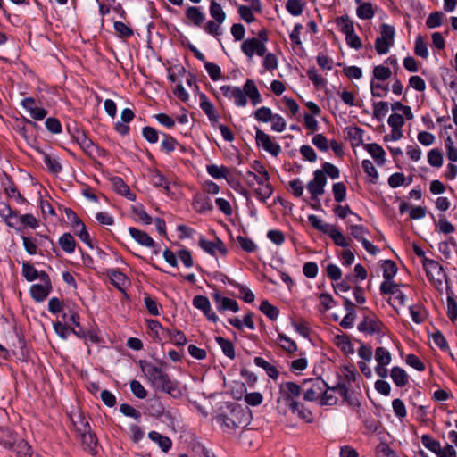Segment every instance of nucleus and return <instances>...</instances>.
Returning a JSON list of instances; mask_svg holds the SVG:
<instances>
[{"label": "nucleus", "instance_id": "nucleus-59", "mask_svg": "<svg viewBox=\"0 0 457 457\" xmlns=\"http://www.w3.org/2000/svg\"><path fill=\"white\" fill-rule=\"evenodd\" d=\"M46 129L52 134H60L62 130L61 121L55 117H49L45 121Z\"/></svg>", "mask_w": 457, "mask_h": 457}, {"label": "nucleus", "instance_id": "nucleus-22", "mask_svg": "<svg viewBox=\"0 0 457 457\" xmlns=\"http://www.w3.org/2000/svg\"><path fill=\"white\" fill-rule=\"evenodd\" d=\"M345 34L347 45L354 49L362 46L361 38L353 32V25L351 21L345 18Z\"/></svg>", "mask_w": 457, "mask_h": 457}, {"label": "nucleus", "instance_id": "nucleus-43", "mask_svg": "<svg viewBox=\"0 0 457 457\" xmlns=\"http://www.w3.org/2000/svg\"><path fill=\"white\" fill-rule=\"evenodd\" d=\"M273 115L271 109L266 106H262L253 112L254 119L264 123L271 121Z\"/></svg>", "mask_w": 457, "mask_h": 457}, {"label": "nucleus", "instance_id": "nucleus-57", "mask_svg": "<svg viewBox=\"0 0 457 457\" xmlns=\"http://www.w3.org/2000/svg\"><path fill=\"white\" fill-rule=\"evenodd\" d=\"M421 443L427 449L430 450L431 452L435 453L436 454L437 453V452L441 451L440 443L436 440H434L428 435H423L421 436Z\"/></svg>", "mask_w": 457, "mask_h": 457}, {"label": "nucleus", "instance_id": "nucleus-48", "mask_svg": "<svg viewBox=\"0 0 457 457\" xmlns=\"http://www.w3.org/2000/svg\"><path fill=\"white\" fill-rule=\"evenodd\" d=\"M383 277L386 280H391L397 272L395 263L391 260L384 261L382 264Z\"/></svg>", "mask_w": 457, "mask_h": 457}, {"label": "nucleus", "instance_id": "nucleus-45", "mask_svg": "<svg viewBox=\"0 0 457 457\" xmlns=\"http://www.w3.org/2000/svg\"><path fill=\"white\" fill-rule=\"evenodd\" d=\"M147 322V328L152 333L153 339L157 343L162 342V337H161V331L162 329V324L158 320H148Z\"/></svg>", "mask_w": 457, "mask_h": 457}, {"label": "nucleus", "instance_id": "nucleus-56", "mask_svg": "<svg viewBox=\"0 0 457 457\" xmlns=\"http://www.w3.org/2000/svg\"><path fill=\"white\" fill-rule=\"evenodd\" d=\"M204 68L213 81H217L221 79V70L218 64L204 62Z\"/></svg>", "mask_w": 457, "mask_h": 457}, {"label": "nucleus", "instance_id": "nucleus-24", "mask_svg": "<svg viewBox=\"0 0 457 457\" xmlns=\"http://www.w3.org/2000/svg\"><path fill=\"white\" fill-rule=\"evenodd\" d=\"M79 437L81 439V445L84 451L87 452L91 455L97 454L98 440L95 433H92L90 430V432H87Z\"/></svg>", "mask_w": 457, "mask_h": 457}, {"label": "nucleus", "instance_id": "nucleus-34", "mask_svg": "<svg viewBox=\"0 0 457 457\" xmlns=\"http://www.w3.org/2000/svg\"><path fill=\"white\" fill-rule=\"evenodd\" d=\"M215 341L221 348L223 353L229 358L230 360H234L236 357L235 346L233 343L222 337H216Z\"/></svg>", "mask_w": 457, "mask_h": 457}, {"label": "nucleus", "instance_id": "nucleus-7", "mask_svg": "<svg viewBox=\"0 0 457 457\" xmlns=\"http://www.w3.org/2000/svg\"><path fill=\"white\" fill-rule=\"evenodd\" d=\"M64 212L75 234L81 241L87 244L90 248H93L92 241L89 233L87 230L86 225L79 218L77 213L71 208H65Z\"/></svg>", "mask_w": 457, "mask_h": 457}, {"label": "nucleus", "instance_id": "nucleus-25", "mask_svg": "<svg viewBox=\"0 0 457 457\" xmlns=\"http://www.w3.org/2000/svg\"><path fill=\"white\" fill-rule=\"evenodd\" d=\"M244 93L245 94V97H249L253 105H257L262 103V96L253 79H247L244 85Z\"/></svg>", "mask_w": 457, "mask_h": 457}, {"label": "nucleus", "instance_id": "nucleus-51", "mask_svg": "<svg viewBox=\"0 0 457 457\" xmlns=\"http://www.w3.org/2000/svg\"><path fill=\"white\" fill-rule=\"evenodd\" d=\"M152 181L154 187H162L166 193L170 192V182L161 172L156 171L152 176Z\"/></svg>", "mask_w": 457, "mask_h": 457}, {"label": "nucleus", "instance_id": "nucleus-26", "mask_svg": "<svg viewBox=\"0 0 457 457\" xmlns=\"http://www.w3.org/2000/svg\"><path fill=\"white\" fill-rule=\"evenodd\" d=\"M107 275L111 279V283L118 290L123 292L128 278L118 269H111L107 270Z\"/></svg>", "mask_w": 457, "mask_h": 457}, {"label": "nucleus", "instance_id": "nucleus-64", "mask_svg": "<svg viewBox=\"0 0 457 457\" xmlns=\"http://www.w3.org/2000/svg\"><path fill=\"white\" fill-rule=\"evenodd\" d=\"M286 8L290 14L298 16L303 12V4L300 0H287Z\"/></svg>", "mask_w": 457, "mask_h": 457}, {"label": "nucleus", "instance_id": "nucleus-33", "mask_svg": "<svg viewBox=\"0 0 457 457\" xmlns=\"http://www.w3.org/2000/svg\"><path fill=\"white\" fill-rule=\"evenodd\" d=\"M278 342L280 347L289 354H294L298 350L296 343L283 333H278Z\"/></svg>", "mask_w": 457, "mask_h": 457}, {"label": "nucleus", "instance_id": "nucleus-21", "mask_svg": "<svg viewBox=\"0 0 457 457\" xmlns=\"http://www.w3.org/2000/svg\"><path fill=\"white\" fill-rule=\"evenodd\" d=\"M129 235L136 240L139 245L146 246L148 248H154L156 246L154 239L145 232L136 228L130 227L129 228Z\"/></svg>", "mask_w": 457, "mask_h": 457}, {"label": "nucleus", "instance_id": "nucleus-15", "mask_svg": "<svg viewBox=\"0 0 457 457\" xmlns=\"http://www.w3.org/2000/svg\"><path fill=\"white\" fill-rule=\"evenodd\" d=\"M198 245L204 252L212 256L216 254V252H219L222 256L228 253L225 244L219 237H216L215 241H209L202 236L199 238Z\"/></svg>", "mask_w": 457, "mask_h": 457}, {"label": "nucleus", "instance_id": "nucleus-18", "mask_svg": "<svg viewBox=\"0 0 457 457\" xmlns=\"http://www.w3.org/2000/svg\"><path fill=\"white\" fill-rule=\"evenodd\" d=\"M336 392H338L343 396V384L340 381L337 384L336 387L329 388L327 386V388L322 392L320 404L330 406L336 404L337 402V397L335 395Z\"/></svg>", "mask_w": 457, "mask_h": 457}, {"label": "nucleus", "instance_id": "nucleus-1", "mask_svg": "<svg viewBox=\"0 0 457 457\" xmlns=\"http://www.w3.org/2000/svg\"><path fill=\"white\" fill-rule=\"evenodd\" d=\"M251 166L254 171L247 170L243 179L249 187H253L254 181H257L259 187L254 188V194L259 201L265 203L274 191L273 186L270 182V174L260 161H254Z\"/></svg>", "mask_w": 457, "mask_h": 457}, {"label": "nucleus", "instance_id": "nucleus-54", "mask_svg": "<svg viewBox=\"0 0 457 457\" xmlns=\"http://www.w3.org/2000/svg\"><path fill=\"white\" fill-rule=\"evenodd\" d=\"M62 319L64 320V323L68 326H70V325L79 326V314L74 309H68L66 312H64L62 314Z\"/></svg>", "mask_w": 457, "mask_h": 457}, {"label": "nucleus", "instance_id": "nucleus-44", "mask_svg": "<svg viewBox=\"0 0 457 457\" xmlns=\"http://www.w3.org/2000/svg\"><path fill=\"white\" fill-rule=\"evenodd\" d=\"M44 163L47 167V170L53 174H58L62 170V166L60 162L46 153H44Z\"/></svg>", "mask_w": 457, "mask_h": 457}, {"label": "nucleus", "instance_id": "nucleus-13", "mask_svg": "<svg viewBox=\"0 0 457 457\" xmlns=\"http://www.w3.org/2000/svg\"><path fill=\"white\" fill-rule=\"evenodd\" d=\"M1 184L4 193L8 198L14 199L19 204H23L27 202L26 198L19 191L12 178L5 172H3Z\"/></svg>", "mask_w": 457, "mask_h": 457}, {"label": "nucleus", "instance_id": "nucleus-2", "mask_svg": "<svg viewBox=\"0 0 457 457\" xmlns=\"http://www.w3.org/2000/svg\"><path fill=\"white\" fill-rule=\"evenodd\" d=\"M140 367L155 390L167 393L171 396L179 393L177 383L172 381L161 368L146 361H140Z\"/></svg>", "mask_w": 457, "mask_h": 457}, {"label": "nucleus", "instance_id": "nucleus-31", "mask_svg": "<svg viewBox=\"0 0 457 457\" xmlns=\"http://www.w3.org/2000/svg\"><path fill=\"white\" fill-rule=\"evenodd\" d=\"M22 276L27 281H34L36 279H42L41 274L46 273L44 270L38 271L30 262H26L22 263Z\"/></svg>", "mask_w": 457, "mask_h": 457}, {"label": "nucleus", "instance_id": "nucleus-17", "mask_svg": "<svg viewBox=\"0 0 457 457\" xmlns=\"http://www.w3.org/2000/svg\"><path fill=\"white\" fill-rule=\"evenodd\" d=\"M193 305L201 310L207 320L217 322L219 318L212 310L209 299L204 295H195L193 298Z\"/></svg>", "mask_w": 457, "mask_h": 457}, {"label": "nucleus", "instance_id": "nucleus-63", "mask_svg": "<svg viewBox=\"0 0 457 457\" xmlns=\"http://www.w3.org/2000/svg\"><path fill=\"white\" fill-rule=\"evenodd\" d=\"M144 138L150 144H155L159 140L158 131L150 126L144 127L142 129Z\"/></svg>", "mask_w": 457, "mask_h": 457}, {"label": "nucleus", "instance_id": "nucleus-38", "mask_svg": "<svg viewBox=\"0 0 457 457\" xmlns=\"http://www.w3.org/2000/svg\"><path fill=\"white\" fill-rule=\"evenodd\" d=\"M210 15L216 22L222 24L226 19V13L222 7L215 0H212L210 4Z\"/></svg>", "mask_w": 457, "mask_h": 457}, {"label": "nucleus", "instance_id": "nucleus-27", "mask_svg": "<svg viewBox=\"0 0 457 457\" xmlns=\"http://www.w3.org/2000/svg\"><path fill=\"white\" fill-rule=\"evenodd\" d=\"M364 148L368 151V153L371 155L378 165H383L386 162L385 155L386 153L384 149L378 144H367Z\"/></svg>", "mask_w": 457, "mask_h": 457}, {"label": "nucleus", "instance_id": "nucleus-47", "mask_svg": "<svg viewBox=\"0 0 457 457\" xmlns=\"http://www.w3.org/2000/svg\"><path fill=\"white\" fill-rule=\"evenodd\" d=\"M207 172L214 179H226L227 174L228 173V170L225 166H217L215 164H211L207 166Z\"/></svg>", "mask_w": 457, "mask_h": 457}, {"label": "nucleus", "instance_id": "nucleus-12", "mask_svg": "<svg viewBox=\"0 0 457 457\" xmlns=\"http://www.w3.org/2000/svg\"><path fill=\"white\" fill-rule=\"evenodd\" d=\"M278 397L277 398V411L281 415H287V411H291L292 413H295L297 408L300 406V402L291 397L285 389L280 386L278 388Z\"/></svg>", "mask_w": 457, "mask_h": 457}, {"label": "nucleus", "instance_id": "nucleus-60", "mask_svg": "<svg viewBox=\"0 0 457 457\" xmlns=\"http://www.w3.org/2000/svg\"><path fill=\"white\" fill-rule=\"evenodd\" d=\"M21 239L25 251L29 255H35L37 253V240L33 237H29L27 236H21Z\"/></svg>", "mask_w": 457, "mask_h": 457}, {"label": "nucleus", "instance_id": "nucleus-16", "mask_svg": "<svg viewBox=\"0 0 457 457\" xmlns=\"http://www.w3.org/2000/svg\"><path fill=\"white\" fill-rule=\"evenodd\" d=\"M212 298L216 304L217 310L220 312L226 311L237 312L239 311V305L236 300L223 296L219 291L213 292Z\"/></svg>", "mask_w": 457, "mask_h": 457}, {"label": "nucleus", "instance_id": "nucleus-28", "mask_svg": "<svg viewBox=\"0 0 457 457\" xmlns=\"http://www.w3.org/2000/svg\"><path fill=\"white\" fill-rule=\"evenodd\" d=\"M186 17L195 26L200 27L204 21L205 16L201 12L200 7L188 6L186 10Z\"/></svg>", "mask_w": 457, "mask_h": 457}, {"label": "nucleus", "instance_id": "nucleus-55", "mask_svg": "<svg viewBox=\"0 0 457 457\" xmlns=\"http://www.w3.org/2000/svg\"><path fill=\"white\" fill-rule=\"evenodd\" d=\"M347 134L352 141L353 147L359 145L361 143H362V129L356 127H350L348 128Z\"/></svg>", "mask_w": 457, "mask_h": 457}, {"label": "nucleus", "instance_id": "nucleus-50", "mask_svg": "<svg viewBox=\"0 0 457 457\" xmlns=\"http://www.w3.org/2000/svg\"><path fill=\"white\" fill-rule=\"evenodd\" d=\"M113 27L119 37L128 38L134 34L133 29L122 21H115Z\"/></svg>", "mask_w": 457, "mask_h": 457}, {"label": "nucleus", "instance_id": "nucleus-46", "mask_svg": "<svg viewBox=\"0 0 457 457\" xmlns=\"http://www.w3.org/2000/svg\"><path fill=\"white\" fill-rule=\"evenodd\" d=\"M258 40L256 37L248 38L241 45V50L247 57L252 58L255 54Z\"/></svg>", "mask_w": 457, "mask_h": 457}, {"label": "nucleus", "instance_id": "nucleus-6", "mask_svg": "<svg viewBox=\"0 0 457 457\" xmlns=\"http://www.w3.org/2000/svg\"><path fill=\"white\" fill-rule=\"evenodd\" d=\"M308 220L315 229L328 235L336 245L343 246V233L336 226L324 222L314 214L309 215Z\"/></svg>", "mask_w": 457, "mask_h": 457}, {"label": "nucleus", "instance_id": "nucleus-30", "mask_svg": "<svg viewBox=\"0 0 457 457\" xmlns=\"http://www.w3.org/2000/svg\"><path fill=\"white\" fill-rule=\"evenodd\" d=\"M58 244L66 253H72L77 246V242L74 239V237L68 232L62 234L59 237Z\"/></svg>", "mask_w": 457, "mask_h": 457}, {"label": "nucleus", "instance_id": "nucleus-11", "mask_svg": "<svg viewBox=\"0 0 457 457\" xmlns=\"http://www.w3.org/2000/svg\"><path fill=\"white\" fill-rule=\"evenodd\" d=\"M255 142L258 147H262L264 151L277 157L281 153L280 145L272 140L271 137L263 130L255 127Z\"/></svg>", "mask_w": 457, "mask_h": 457}, {"label": "nucleus", "instance_id": "nucleus-20", "mask_svg": "<svg viewBox=\"0 0 457 457\" xmlns=\"http://www.w3.org/2000/svg\"><path fill=\"white\" fill-rule=\"evenodd\" d=\"M111 182L117 194L125 196L128 200H136V195L130 191L129 186L125 183L122 178L118 176L112 177L111 179Z\"/></svg>", "mask_w": 457, "mask_h": 457}, {"label": "nucleus", "instance_id": "nucleus-35", "mask_svg": "<svg viewBox=\"0 0 457 457\" xmlns=\"http://www.w3.org/2000/svg\"><path fill=\"white\" fill-rule=\"evenodd\" d=\"M345 328L353 327L356 320V306L349 300L345 299Z\"/></svg>", "mask_w": 457, "mask_h": 457}, {"label": "nucleus", "instance_id": "nucleus-61", "mask_svg": "<svg viewBox=\"0 0 457 457\" xmlns=\"http://www.w3.org/2000/svg\"><path fill=\"white\" fill-rule=\"evenodd\" d=\"M392 75L391 69L388 67H386L384 65H378L375 66L373 69V76L374 79H379V80H386L389 79Z\"/></svg>", "mask_w": 457, "mask_h": 457}, {"label": "nucleus", "instance_id": "nucleus-40", "mask_svg": "<svg viewBox=\"0 0 457 457\" xmlns=\"http://www.w3.org/2000/svg\"><path fill=\"white\" fill-rule=\"evenodd\" d=\"M162 140L161 142V149L167 154H170L175 150L179 142L175 137L166 133H162Z\"/></svg>", "mask_w": 457, "mask_h": 457}, {"label": "nucleus", "instance_id": "nucleus-8", "mask_svg": "<svg viewBox=\"0 0 457 457\" xmlns=\"http://www.w3.org/2000/svg\"><path fill=\"white\" fill-rule=\"evenodd\" d=\"M423 267L426 270L428 278L436 286L440 287L443 281L446 279V273L443 266L436 261L424 257L422 260Z\"/></svg>", "mask_w": 457, "mask_h": 457}, {"label": "nucleus", "instance_id": "nucleus-14", "mask_svg": "<svg viewBox=\"0 0 457 457\" xmlns=\"http://www.w3.org/2000/svg\"><path fill=\"white\" fill-rule=\"evenodd\" d=\"M375 360L378 363L375 371L382 378H385L388 375V370L386 368L392 360L391 353L385 347H378L375 350Z\"/></svg>", "mask_w": 457, "mask_h": 457}, {"label": "nucleus", "instance_id": "nucleus-62", "mask_svg": "<svg viewBox=\"0 0 457 457\" xmlns=\"http://www.w3.org/2000/svg\"><path fill=\"white\" fill-rule=\"evenodd\" d=\"M120 411L127 417L133 418L136 420H139L141 418V412L135 409L133 406L129 403H122L120 406Z\"/></svg>", "mask_w": 457, "mask_h": 457}, {"label": "nucleus", "instance_id": "nucleus-19", "mask_svg": "<svg viewBox=\"0 0 457 457\" xmlns=\"http://www.w3.org/2000/svg\"><path fill=\"white\" fill-rule=\"evenodd\" d=\"M192 205L195 212L198 213H204L213 210L211 198L204 194H196L194 196Z\"/></svg>", "mask_w": 457, "mask_h": 457}, {"label": "nucleus", "instance_id": "nucleus-52", "mask_svg": "<svg viewBox=\"0 0 457 457\" xmlns=\"http://www.w3.org/2000/svg\"><path fill=\"white\" fill-rule=\"evenodd\" d=\"M361 166L364 172L369 176L370 181L371 183H377L378 179V173L373 163L370 160H364Z\"/></svg>", "mask_w": 457, "mask_h": 457}, {"label": "nucleus", "instance_id": "nucleus-58", "mask_svg": "<svg viewBox=\"0 0 457 457\" xmlns=\"http://www.w3.org/2000/svg\"><path fill=\"white\" fill-rule=\"evenodd\" d=\"M144 303L146 310L151 315L158 316L160 314L159 312V304L155 298L152 297L150 295H145L144 298Z\"/></svg>", "mask_w": 457, "mask_h": 457}, {"label": "nucleus", "instance_id": "nucleus-37", "mask_svg": "<svg viewBox=\"0 0 457 457\" xmlns=\"http://www.w3.org/2000/svg\"><path fill=\"white\" fill-rule=\"evenodd\" d=\"M227 280L230 286L238 288L240 294L243 295V300L245 303H251L254 301V298H255L254 294L248 287H246L245 286H244L242 284L237 283V281H235L229 278H227Z\"/></svg>", "mask_w": 457, "mask_h": 457}, {"label": "nucleus", "instance_id": "nucleus-49", "mask_svg": "<svg viewBox=\"0 0 457 457\" xmlns=\"http://www.w3.org/2000/svg\"><path fill=\"white\" fill-rule=\"evenodd\" d=\"M428 162L433 167H441L443 164L442 152L437 148L431 149L428 153Z\"/></svg>", "mask_w": 457, "mask_h": 457}, {"label": "nucleus", "instance_id": "nucleus-9", "mask_svg": "<svg viewBox=\"0 0 457 457\" xmlns=\"http://www.w3.org/2000/svg\"><path fill=\"white\" fill-rule=\"evenodd\" d=\"M380 29V37L376 39L375 48L378 54H385L394 43L395 29L387 24H382Z\"/></svg>", "mask_w": 457, "mask_h": 457}, {"label": "nucleus", "instance_id": "nucleus-53", "mask_svg": "<svg viewBox=\"0 0 457 457\" xmlns=\"http://www.w3.org/2000/svg\"><path fill=\"white\" fill-rule=\"evenodd\" d=\"M445 14L441 12H435L428 15L426 21V25L429 29L439 27L443 23Z\"/></svg>", "mask_w": 457, "mask_h": 457}, {"label": "nucleus", "instance_id": "nucleus-29", "mask_svg": "<svg viewBox=\"0 0 457 457\" xmlns=\"http://www.w3.org/2000/svg\"><path fill=\"white\" fill-rule=\"evenodd\" d=\"M253 362L256 366L263 369L267 375L273 380H277L279 376L278 370L262 357H255Z\"/></svg>", "mask_w": 457, "mask_h": 457}, {"label": "nucleus", "instance_id": "nucleus-41", "mask_svg": "<svg viewBox=\"0 0 457 457\" xmlns=\"http://www.w3.org/2000/svg\"><path fill=\"white\" fill-rule=\"evenodd\" d=\"M260 311L265 314L270 320H276L279 314V310L272 305L268 300L262 301Z\"/></svg>", "mask_w": 457, "mask_h": 457}, {"label": "nucleus", "instance_id": "nucleus-5", "mask_svg": "<svg viewBox=\"0 0 457 457\" xmlns=\"http://www.w3.org/2000/svg\"><path fill=\"white\" fill-rule=\"evenodd\" d=\"M303 400L313 402L320 399L327 383L320 378L304 379L302 383Z\"/></svg>", "mask_w": 457, "mask_h": 457}, {"label": "nucleus", "instance_id": "nucleus-32", "mask_svg": "<svg viewBox=\"0 0 457 457\" xmlns=\"http://www.w3.org/2000/svg\"><path fill=\"white\" fill-rule=\"evenodd\" d=\"M148 437L158 444L159 447L162 450L164 453H168L171 446H172V441L165 436L161 435L160 433L156 431H151L148 434Z\"/></svg>", "mask_w": 457, "mask_h": 457}, {"label": "nucleus", "instance_id": "nucleus-39", "mask_svg": "<svg viewBox=\"0 0 457 457\" xmlns=\"http://www.w3.org/2000/svg\"><path fill=\"white\" fill-rule=\"evenodd\" d=\"M391 378L399 387L404 386L408 383V376L404 370L400 367H394L391 370Z\"/></svg>", "mask_w": 457, "mask_h": 457}, {"label": "nucleus", "instance_id": "nucleus-23", "mask_svg": "<svg viewBox=\"0 0 457 457\" xmlns=\"http://www.w3.org/2000/svg\"><path fill=\"white\" fill-rule=\"evenodd\" d=\"M200 97V108L208 116L211 122L215 123L218 121L220 116L213 105V104L208 99L205 94L201 93Z\"/></svg>", "mask_w": 457, "mask_h": 457}, {"label": "nucleus", "instance_id": "nucleus-4", "mask_svg": "<svg viewBox=\"0 0 457 457\" xmlns=\"http://www.w3.org/2000/svg\"><path fill=\"white\" fill-rule=\"evenodd\" d=\"M66 130L72 141L77 143L85 154H90V149L94 146V143L83 127L76 121H71L66 125Z\"/></svg>", "mask_w": 457, "mask_h": 457}, {"label": "nucleus", "instance_id": "nucleus-10", "mask_svg": "<svg viewBox=\"0 0 457 457\" xmlns=\"http://www.w3.org/2000/svg\"><path fill=\"white\" fill-rule=\"evenodd\" d=\"M42 284H33L30 287L29 292L33 300L37 303H41L49 295L53 290L52 281L47 273L41 274Z\"/></svg>", "mask_w": 457, "mask_h": 457}, {"label": "nucleus", "instance_id": "nucleus-42", "mask_svg": "<svg viewBox=\"0 0 457 457\" xmlns=\"http://www.w3.org/2000/svg\"><path fill=\"white\" fill-rule=\"evenodd\" d=\"M287 394L294 399L298 400L299 396L303 393L302 385H298L292 381L282 382L279 385Z\"/></svg>", "mask_w": 457, "mask_h": 457}, {"label": "nucleus", "instance_id": "nucleus-3", "mask_svg": "<svg viewBox=\"0 0 457 457\" xmlns=\"http://www.w3.org/2000/svg\"><path fill=\"white\" fill-rule=\"evenodd\" d=\"M217 420L229 430L245 428L249 424L248 413L241 408H233L228 414H220Z\"/></svg>", "mask_w": 457, "mask_h": 457}, {"label": "nucleus", "instance_id": "nucleus-36", "mask_svg": "<svg viewBox=\"0 0 457 457\" xmlns=\"http://www.w3.org/2000/svg\"><path fill=\"white\" fill-rule=\"evenodd\" d=\"M72 423L79 436H81L91 430L87 419L82 413L78 415L77 420H72Z\"/></svg>", "mask_w": 457, "mask_h": 457}]
</instances>
